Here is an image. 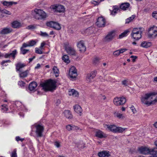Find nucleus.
Listing matches in <instances>:
<instances>
[{
  "mask_svg": "<svg viewBox=\"0 0 157 157\" xmlns=\"http://www.w3.org/2000/svg\"><path fill=\"white\" fill-rule=\"evenodd\" d=\"M32 15L34 18L38 20H44L48 15L44 11L41 9H35L32 12Z\"/></svg>",
  "mask_w": 157,
  "mask_h": 157,
  "instance_id": "nucleus-1",
  "label": "nucleus"
},
{
  "mask_svg": "<svg viewBox=\"0 0 157 157\" xmlns=\"http://www.w3.org/2000/svg\"><path fill=\"white\" fill-rule=\"evenodd\" d=\"M157 94V93L155 92H150L146 94L145 95L142 96L141 100L142 102L148 106L151 105V100L153 96Z\"/></svg>",
  "mask_w": 157,
  "mask_h": 157,
  "instance_id": "nucleus-2",
  "label": "nucleus"
},
{
  "mask_svg": "<svg viewBox=\"0 0 157 157\" xmlns=\"http://www.w3.org/2000/svg\"><path fill=\"white\" fill-rule=\"evenodd\" d=\"M56 84V82L55 81L50 79L46 82L43 83L42 86L45 91H51L55 89Z\"/></svg>",
  "mask_w": 157,
  "mask_h": 157,
  "instance_id": "nucleus-3",
  "label": "nucleus"
},
{
  "mask_svg": "<svg viewBox=\"0 0 157 157\" xmlns=\"http://www.w3.org/2000/svg\"><path fill=\"white\" fill-rule=\"evenodd\" d=\"M104 126L107 130L114 133H122L127 129L114 125L105 124Z\"/></svg>",
  "mask_w": 157,
  "mask_h": 157,
  "instance_id": "nucleus-4",
  "label": "nucleus"
},
{
  "mask_svg": "<svg viewBox=\"0 0 157 157\" xmlns=\"http://www.w3.org/2000/svg\"><path fill=\"white\" fill-rule=\"evenodd\" d=\"M141 28L133 29L131 35L134 40H138L141 38L142 32L141 31Z\"/></svg>",
  "mask_w": 157,
  "mask_h": 157,
  "instance_id": "nucleus-5",
  "label": "nucleus"
},
{
  "mask_svg": "<svg viewBox=\"0 0 157 157\" xmlns=\"http://www.w3.org/2000/svg\"><path fill=\"white\" fill-rule=\"evenodd\" d=\"M157 36V27L153 25L148 30V36L149 37L155 38Z\"/></svg>",
  "mask_w": 157,
  "mask_h": 157,
  "instance_id": "nucleus-6",
  "label": "nucleus"
},
{
  "mask_svg": "<svg viewBox=\"0 0 157 157\" xmlns=\"http://www.w3.org/2000/svg\"><path fill=\"white\" fill-rule=\"evenodd\" d=\"M126 102V100L125 98L116 97L113 100L114 104L116 106L122 105L124 104Z\"/></svg>",
  "mask_w": 157,
  "mask_h": 157,
  "instance_id": "nucleus-7",
  "label": "nucleus"
},
{
  "mask_svg": "<svg viewBox=\"0 0 157 157\" xmlns=\"http://www.w3.org/2000/svg\"><path fill=\"white\" fill-rule=\"evenodd\" d=\"M116 35L114 31H113L109 32L104 39V41L106 42H109L112 40Z\"/></svg>",
  "mask_w": 157,
  "mask_h": 157,
  "instance_id": "nucleus-8",
  "label": "nucleus"
},
{
  "mask_svg": "<svg viewBox=\"0 0 157 157\" xmlns=\"http://www.w3.org/2000/svg\"><path fill=\"white\" fill-rule=\"evenodd\" d=\"M46 25L56 30H59L61 29L60 24L57 22L53 21L48 22Z\"/></svg>",
  "mask_w": 157,
  "mask_h": 157,
  "instance_id": "nucleus-9",
  "label": "nucleus"
},
{
  "mask_svg": "<svg viewBox=\"0 0 157 157\" xmlns=\"http://www.w3.org/2000/svg\"><path fill=\"white\" fill-rule=\"evenodd\" d=\"M68 75L72 79L76 78L77 76V70L75 67L72 66L70 69Z\"/></svg>",
  "mask_w": 157,
  "mask_h": 157,
  "instance_id": "nucleus-10",
  "label": "nucleus"
},
{
  "mask_svg": "<svg viewBox=\"0 0 157 157\" xmlns=\"http://www.w3.org/2000/svg\"><path fill=\"white\" fill-rule=\"evenodd\" d=\"M36 130V133L38 137H41L42 136V133L44 130L43 126L40 124H37L35 126Z\"/></svg>",
  "mask_w": 157,
  "mask_h": 157,
  "instance_id": "nucleus-11",
  "label": "nucleus"
},
{
  "mask_svg": "<svg viewBox=\"0 0 157 157\" xmlns=\"http://www.w3.org/2000/svg\"><path fill=\"white\" fill-rule=\"evenodd\" d=\"M77 47L81 52H84L86 51V47L84 41L83 40H81L78 42Z\"/></svg>",
  "mask_w": 157,
  "mask_h": 157,
  "instance_id": "nucleus-12",
  "label": "nucleus"
},
{
  "mask_svg": "<svg viewBox=\"0 0 157 157\" xmlns=\"http://www.w3.org/2000/svg\"><path fill=\"white\" fill-rule=\"evenodd\" d=\"M151 149H150L148 147H140L138 149V150L142 154H151Z\"/></svg>",
  "mask_w": 157,
  "mask_h": 157,
  "instance_id": "nucleus-13",
  "label": "nucleus"
},
{
  "mask_svg": "<svg viewBox=\"0 0 157 157\" xmlns=\"http://www.w3.org/2000/svg\"><path fill=\"white\" fill-rule=\"evenodd\" d=\"M105 19L103 17H99L96 22L97 25L99 27L105 26Z\"/></svg>",
  "mask_w": 157,
  "mask_h": 157,
  "instance_id": "nucleus-14",
  "label": "nucleus"
},
{
  "mask_svg": "<svg viewBox=\"0 0 157 157\" xmlns=\"http://www.w3.org/2000/svg\"><path fill=\"white\" fill-rule=\"evenodd\" d=\"M52 8L57 12H63L65 11V8L64 6L61 5H59L53 6Z\"/></svg>",
  "mask_w": 157,
  "mask_h": 157,
  "instance_id": "nucleus-15",
  "label": "nucleus"
},
{
  "mask_svg": "<svg viewBox=\"0 0 157 157\" xmlns=\"http://www.w3.org/2000/svg\"><path fill=\"white\" fill-rule=\"evenodd\" d=\"M96 74V71H95L87 74L86 78V82H91L92 79L95 76Z\"/></svg>",
  "mask_w": 157,
  "mask_h": 157,
  "instance_id": "nucleus-16",
  "label": "nucleus"
},
{
  "mask_svg": "<svg viewBox=\"0 0 157 157\" xmlns=\"http://www.w3.org/2000/svg\"><path fill=\"white\" fill-rule=\"evenodd\" d=\"M66 50L67 53L70 55L76 56V52L74 48L68 47L66 48Z\"/></svg>",
  "mask_w": 157,
  "mask_h": 157,
  "instance_id": "nucleus-17",
  "label": "nucleus"
},
{
  "mask_svg": "<svg viewBox=\"0 0 157 157\" xmlns=\"http://www.w3.org/2000/svg\"><path fill=\"white\" fill-rule=\"evenodd\" d=\"M95 136L99 138H105L107 137L106 135L100 130L96 131Z\"/></svg>",
  "mask_w": 157,
  "mask_h": 157,
  "instance_id": "nucleus-18",
  "label": "nucleus"
},
{
  "mask_svg": "<svg viewBox=\"0 0 157 157\" xmlns=\"http://www.w3.org/2000/svg\"><path fill=\"white\" fill-rule=\"evenodd\" d=\"M17 54V51L15 50L9 53H6L5 54V58H10L12 57L14 59L15 58V56Z\"/></svg>",
  "mask_w": 157,
  "mask_h": 157,
  "instance_id": "nucleus-19",
  "label": "nucleus"
},
{
  "mask_svg": "<svg viewBox=\"0 0 157 157\" xmlns=\"http://www.w3.org/2000/svg\"><path fill=\"white\" fill-rule=\"evenodd\" d=\"M98 155L99 157H109L111 155L108 151H103L98 153Z\"/></svg>",
  "mask_w": 157,
  "mask_h": 157,
  "instance_id": "nucleus-20",
  "label": "nucleus"
},
{
  "mask_svg": "<svg viewBox=\"0 0 157 157\" xmlns=\"http://www.w3.org/2000/svg\"><path fill=\"white\" fill-rule=\"evenodd\" d=\"M74 111L77 113L81 115L82 112L81 107L78 105H76L73 106Z\"/></svg>",
  "mask_w": 157,
  "mask_h": 157,
  "instance_id": "nucleus-21",
  "label": "nucleus"
},
{
  "mask_svg": "<svg viewBox=\"0 0 157 157\" xmlns=\"http://www.w3.org/2000/svg\"><path fill=\"white\" fill-rule=\"evenodd\" d=\"M130 4L128 2L123 3L120 6V8L123 10H128L130 7Z\"/></svg>",
  "mask_w": 157,
  "mask_h": 157,
  "instance_id": "nucleus-22",
  "label": "nucleus"
},
{
  "mask_svg": "<svg viewBox=\"0 0 157 157\" xmlns=\"http://www.w3.org/2000/svg\"><path fill=\"white\" fill-rule=\"evenodd\" d=\"M12 26L14 28H19L22 26V24L20 22L15 21L11 23Z\"/></svg>",
  "mask_w": 157,
  "mask_h": 157,
  "instance_id": "nucleus-23",
  "label": "nucleus"
},
{
  "mask_svg": "<svg viewBox=\"0 0 157 157\" xmlns=\"http://www.w3.org/2000/svg\"><path fill=\"white\" fill-rule=\"evenodd\" d=\"M37 83L34 82H33L29 84V89L30 91H33L35 90L37 86Z\"/></svg>",
  "mask_w": 157,
  "mask_h": 157,
  "instance_id": "nucleus-24",
  "label": "nucleus"
},
{
  "mask_svg": "<svg viewBox=\"0 0 157 157\" xmlns=\"http://www.w3.org/2000/svg\"><path fill=\"white\" fill-rule=\"evenodd\" d=\"M69 95H72L74 97H78L79 95L78 92L74 89L69 90Z\"/></svg>",
  "mask_w": 157,
  "mask_h": 157,
  "instance_id": "nucleus-25",
  "label": "nucleus"
},
{
  "mask_svg": "<svg viewBox=\"0 0 157 157\" xmlns=\"http://www.w3.org/2000/svg\"><path fill=\"white\" fill-rule=\"evenodd\" d=\"M114 115L115 117L121 119H124L126 117V116L125 115L120 113L118 112H115L114 113Z\"/></svg>",
  "mask_w": 157,
  "mask_h": 157,
  "instance_id": "nucleus-26",
  "label": "nucleus"
},
{
  "mask_svg": "<svg viewBox=\"0 0 157 157\" xmlns=\"http://www.w3.org/2000/svg\"><path fill=\"white\" fill-rule=\"evenodd\" d=\"M64 116L68 119H71L72 117V115L70 111L65 110L63 112Z\"/></svg>",
  "mask_w": 157,
  "mask_h": 157,
  "instance_id": "nucleus-27",
  "label": "nucleus"
},
{
  "mask_svg": "<svg viewBox=\"0 0 157 157\" xmlns=\"http://www.w3.org/2000/svg\"><path fill=\"white\" fill-rule=\"evenodd\" d=\"M151 45V42L143 41L141 43V46L143 48H146L150 47Z\"/></svg>",
  "mask_w": 157,
  "mask_h": 157,
  "instance_id": "nucleus-28",
  "label": "nucleus"
},
{
  "mask_svg": "<svg viewBox=\"0 0 157 157\" xmlns=\"http://www.w3.org/2000/svg\"><path fill=\"white\" fill-rule=\"evenodd\" d=\"M12 30L10 28H5L1 31L0 33L2 34L8 33L11 32Z\"/></svg>",
  "mask_w": 157,
  "mask_h": 157,
  "instance_id": "nucleus-29",
  "label": "nucleus"
},
{
  "mask_svg": "<svg viewBox=\"0 0 157 157\" xmlns=\"http://www.w3.org/2000/svg\"><path fill=\"white\" fill-rule=\"evenodd\" d=\"M25 66V64L24 63H22L20 62L18 63L16 65L17 71H20L21 68L24 67Z\"/></svg>",
  "mask_w": 157,
  "mask_h": 157,
  "instance_id": "nucleus-30",
  "label": "nucleus"
},
{
  "mask_svg": "<svg viewBox=\"0 0 157 157\" xmlns=\"http://www.w3.org/2000/svg\"><path fill=\"white\" fill-rule=\"evenodd\" d=\"M29 73V71L27 70L25 71L20 73L19 74L20 77L21 78H25L26 77L28 73Z\"/></svg>",
  "mask_w": 157,
  "mask_h": 157,
  "instance_id": "nucleus-31",
  "label": "nucleus"
},
{
  "mask_svg": "<svg viewBox=\"0 0 157 157\" xmlns=\"http://www.w3.org/2000/svg\"><path fill=\"white\" fill-rule=\"evenodd\" d=\"M93 28L92 27H89L86 29L85 31L86 33L89 35L92 33L94 32Z\"/></svg>",
  "mask_w": 157,
  "mask_h": 157,
  "instance_id": "nucleus-32",
  "label": "nucleus"
},
{
  "mask_svg": "<svg viewBox=\"0 0 157 157\" xmlns=\"http://www.w3.org/2000/svg\"><path fill=\"white\" fill-rule=\"evenodd\" d=\"M52 70L54 72V73L55 74L56 77H57L59 76V71L57 67L56 66H54L52 68Z\"/></svg>",
  "mask_w": 157,
  "mask_h": 157,
  "instance_id": "nucleus-33",
  "label": "nucleus"
},
{
  "mask_svg": "<svg viewBox=\"0 0 157 157\" xmlns=\"http://www.w3.org/2000/svg\"><path fill=\"white\" fill-rule=\"evenodd\" d=\"M129 32V31L128 30H126L119 35V38L121 39L125 36H126L127 35L128 33Z\"/></svg>",
  "mask_w": 157,
  "mask_h": 157,
  "instance_id": "nucleus-34",
  "label": "nucleus"
},
{
  "mask_svg": "<svg viewBox=\"0 0 157 157\" xmlns=\"http://www.w3.org/2000/svg\"><path fill=\"white\" fill-rule=\"evenodd\" d=\"M136 17V15H133L131 17H129L126 20L125 23H129L130 22L132 21Z\"/></svg>",
  "mask_w": 157,
  "mask_h": 157,
  "instance_id": "nucleus-35",
  "label": "nucleus"
},
{
  "mask_svg": "<svg viewBox=\"0 0 157 157\" xmlns=\"http://www.w3.org/2000/svg\"><path fill=\"white\" fill-rule=\"evenodd\" d=\"M151 155L157 157V148L151 149Z\"/></svg>",
  "mask_w": 157,
  "mask_h": 157,
  "instance_id": "nucleus-36",
  "label": "nucleus"
},
{
  "mask_svg": "<svg viewBox=\"0 0 157 157\" xmlns=\"http://www.w3.org/2000/svg\"><path fill=\"white\" fill-rule=\"evenodd\" d=\"M62 59L65 62L67 63H69L70 62L68 56L67 55H64L62 57Z\"/></svg>",
  "mask_w": 157,
  "mask_h": 157,
  "instance_id": "nucleus-37",
  "label": "nucleus"
},
{
  "mask_svg": "<svg viewBox=\"0 0 157 157\" xmlns=\"http://www.w3.org/2000/svg\"><path fill=\"white\" fill-rule=\"evenodd\" d=\"M100 59L99 57H95L94 58L93 61V63L95 65L98 64L99 63V60Z\"/></svg>",
  "mask_w": 157,
  "mask_h": 157,
  "instance_id": "nucleus-38",
  "label": "nucleus"
},
{
  "mask_svg": "<svg viewBox=\"0 0 157 157\" xmlns=\"http://www.w3.org/2000/svg\"><path fill=\"white\" fill-rule=\"evenodd\" d=\"M118 10V8L115 7L111 12V14L113 15H115L117 13V12Z\"/></svg>",
  "mask_w": 157,
  "mask_h": 157,
  "instance_id": "nucleus-39",
  "label": "nucleus"
},
{
  "mask_svg": "<svg viewBox=\"0 0 157 157\" xmlns=\"http://www.w3.org/2000/svg\"><path fill=\"white\" fill-rule=\"evenodd\" d=\"M29 47L32 46L36 44V42L33 40H31L28 42Z\"/></svg>",
  "mask_w": 157,
  "mask_h": 157,
  "instance_id": "nucleus-40",
  "label": "nucleus"
},
{
  "mask_svg": "<svg viewBox=\"0 0 157 157\" xmlns=\"http://www.w3.org/2000/svg\"><path fill=\"white\" fill-rule=\"evenodd\" d=\"M35 52L36 53L40 54H41L43 53L42 51L37 48H35Z\"/></svg>",
  "mask_w": 157,
  "mask_h": 157,
  "instance_id": "nucleus-41",
  "label": "nucleus"
},
{
  "mask_svg": "<svg viewBox=\"0 0 157 157\" xmlns=\"http://www.w3.org/2000/svg\"><path fill=\"white\" fill-rule=\"evenodd\" d=\"M20 50L21 53L23 55L25 54L29 51V49H24V48H21Z\"/></svg>",
  "mask_w": 157,
  "mask_h": 157,
  "instance_id": "nucleus-42",
  "label": "nucleus"
},
{
  "mask_svg": "<svg viewBox=\"0 0 157 157\" xmlns=\"http://www.w3.org/2000/svg\"><path fill=\"white\" fill-rule=\"evenodd\" d=\"M3 4L4 5L6 6H11L13 4L12 2H7L4 1L3 2Z\"/></svg>",
  "mask_w": 157,
  "mask_h": 157,
  "instance_id": "nucleus-43",
  "label": "nucleus"
},
{
  "mask_svg": "<svg viewBox=\"0 0 157 157\" xmlns=\"http://www.w3.org/2000/svg\"><path fill=\"white\" fill-rule=\"evenodd\" d=\"M2 14H6L9 15H11V13L9 11L6 10H2Z\"/></svg>",
  "mask_w": 157,
  "mask_h": 157,
  "instance_id": "nucleus-44",
  "label": "nucleus"
},
{
  "mask_svg": "<svg viewBox=\"0 0 157 157\" xmlns=\"http://www.w3.org/2000/svg\"><path fill=\"white\" fill-rule=\"evenodd\" d=\"M91 4L94 5V6L98 5L100 3L98 1H96L94 0L91 1Z\"/></svg>",
  "mask_w": 157,
  "mask_h": 157,
  "instance_id": "nucleus-45",
  "label": "nucleus"
},
{
  "mask_svg": "<svg viewBox=\"0 0 157 157\" xmlns=\"http://www.w3.org/2000/svg\"><path fill=\"white\" fill-rule=\"evenodd\" d=\"M120 54V53L119 50H118L115 52H114L113 53V55L115 56H118Z\"/></svg>",
  "mask_w": 157,
  "mask_h": 157,
  "instance_id": "nucleus-46",
  "label": "nucleus"
},
{
  "mask_svg": "<svg viewBox=\"0 0 157 157\" xmlns=\"http://www.w3.org/2000/svg\"><path fill=\"white\" fill-rule=\"evenodd\" d=\"M40 35L43 37H48V35L46 32H43L41 31L40 32Z\"/></svg>",
  "mask_w": 157,
  "mask_h": 157,
  "instance_id": "nucleus-47",
  "label": "nucleus"
},
{
  "mask_svg": "<svg viewBox=\"0 0 157 157\" xmlns=\"http://www.w3.org/2000/svg\"><path fill=\"white\" fill-rule=\"evenodd\" d=\"M11 157H17L16 150H15L12 153Z\"/></svg>",
  "mask_w": 157,
  "mask_h": 157,
  "instance_id": "nucleus-48",
  "label": "nucleus"
},
{
  "mask_svg": "<svg viewBox=\"0 0 157 157\" xmlns=\"http://www.w3.org/2000/svg\"><path fill=\"white\" fill-rule=\"evenodd\" d=\"M77 147L79 148H82L84 147V144H83V143H81L77 144Z\"/></svg>",
  "mask_w": 157,
  "mask_h": 157,
  "instance_id": "nucleus-49",
  "label": "nucleus"
},
{
  "mask_svg": "<svg viewBox=\"0 0 157 157\" xmlns=\"http://www.w3.org/2000/svg\"><path fill=\"white\" fill-rule=\"evenodd\" d=\"M157 102V96L156 97L154 100H151V105L152 104H155Z\"/></svg>",
  "mask_w": 157,
  "mask_h": 157,
  "instance_id": "nucleus-50",
  "label": "nucleus"
},
{
  "mask_svg": "<svg viewBox=\"0 0 157 157\" xmlns=\"http://www.w3.org/2000/svg\"><path fill=\"white\" fill-rule=\"evenodd\" d=\"M35 26L33 25H30L28 26L27 27L26 29H35Z\"/></svg>",
  "mask_w": 157,
  "mask_h": 157,
  "instance_id": "nucleus-51",
  "label": "nucleus"
},
{
  "mask_svg": "<svg viewBox=\"0 0 157 157\" xmlns=\"http://www.w3.org/2000/svg\"><path fill=\"white\" fill-rule=\"evenodd\" d=\"M130 108L132 112H133V113L135 114L136 113V110L135 108H134L133 106H131L130 107Z\"/></svg>",
  "mask_w": 157,
  "mask_h": 157,
  "instance_id": "nucleus-52",
  "label": "nucleus"
},
{
  "mask_svg": "<svg viewBox=\"0 0 157 157\" xmlns=\"http://www.w3.org/2000/svg\"><path fill=\"white\" fill-rule=\"evenodd\" d=\"M11 62V61L10 60H3L1 62V64L2 65H3L5 63Z\"/></svg>",
  "mask_w": 157,
  "mask_h": 157,
  "instance_id": "nucleus-53",
  "label": "nucleus"
},
{
  "mask_svg": "<svg viewBox=\"0 0 157 157\" xmlns=\"http://www.w3.org/2000/svg\"><path fill=\"white\" fill-rule=\"evenodd\" d=\"M152 16L153 17L157 19V11H155L153 13Z\"/></svg>",
  "mask_w": 157,
  "mask_h": 157,
  "instance_id": "nucleus-54",
  "label": "nucleus"
},
{
  "mask_svg": "<svg viewBox=\"0 0 157 157\" xmlns=\"http://www.w3.org/2000/svg\"><path fill=\"white\" fill-rule=\"evenodd\" d=\"M72 125H68L66 126L67 129L68 131L72 130Z\"/></svg>",
  "mask_w": 157,
  "mask_h": 157,
  "instance_id": "nucleus-55",
  "label": "nucleus"
},
{
  "mask_svg": "<svg viewBox=\"0 0 157 157\" xmlns=\"http://www.w3.org/2000/svg\"><path fill=\"white\" fill-rule=\"evenodd\" d=\"M24 139L23 138H20V137L19 136H17L16 137V140L17 141H21L22 142Z\"/></svg>",
  "mask_w": 157,
  "mask_h": 157,
  "instance_id": "nucleus-56",
  "label": "nucleus"
},
{
  "mask_svg": "<svg viewBox=\"0 0 157 157\" xmlns=\"http://www.w3.org/2000/svg\"><path fill=\"white\" fill-rule=\"evenodd\" d=\"M25 84V83L24 82L22 81H19L18 82V85H19L21 86H24Z\"/></svg>",
  "mask_w": 157,
  "mask_h": 157,
  "instance_id": "nucleus-57",
  "label": "nucleus"
},
{
  "mask_svg": "<svg viewBox=\"0 0 157 157\" xmlns=\"http://www.w3.org/2000/svg\"><path fill=\"white\" fill-rule=\"evenodd\" d=\"M54 144L57 147H60V143L58 141H55L54 143Z\"/></svg>",
  "mask_w": 157,
  "mask_h": 157,
  "instance_id": "nucleus-58",
  "label": "nucleus"
},
{
  "mask_svg": "<svg viewBox=\"0 0 157 157\" xmlns=\"http://www.w3.org/2000/svg\"><path fill=\"white\" fill-rule=\"evenodd\" d=\"M28 47H29L28 43H24L22 44V46L21 48H24Z\"/></svg>",
  "mask_w": 157,
  "mask_h": 157,
  "instance_id": "nucleus-59",
  "label": "nucleus"
},
{
  "mask_svg": "<svg viewBox=\"0 0 157 157\" xmlns=\"http://www.w3.org/2000/svg\"><path fill=\"white\" fill-rule=\"evenodd\" d=\"M2 106L3 107V108H2V109L4 110V111H7L8 110V109L6 107L7 105H2Z\"/></svg>",
  "mask_w": 157,
  "mask_h": 157,
  "instance_id": "nucleus-60",
  "label": "nucleus"
},
{
  "mask_svg": "<svg viewBox=\"0 0 157 157\" xmlns=\"http://www.w3.org/2000/svg\"><path fill=\"white\" fill-rule=\"evenodd\" d=\"M72 130H77L79 129V128L77 126H75L74 125H72Z\"/></svg>",
  "mask_w": 157,
  "mask_h": 157,
  "instance_id": "nucleus-61",
  "label": "nucleus"
},
{
  "mask_svg": "<svg viewBox=\"0 0 157 157\" xmlns=\"http://www.w3.org/2000/svg\"><path fill=\"white\" fill-rule=\"evenodd\" d=\"M127 50V49H126V48H123L119 50L120 54L123 53V52H124Z\"/></svg>",
  "mask_w": 157,
  "mask_h": 157,
  "instance_id": "nucleus-62",
  "label": "nucleus"
},
{
  "mask_svg": "<svg viewBox=\"0 0 157 157\" xmlns=\"http://www.w3.org/2000/svg\"><path fill=\"white\" fill-rule=\"evenodd\" d=\"M131 58L132 59L133 61L134 62L136 59L137 58V57L135 56H132Z\"/></svg>",
  "mask_w": 157,
  "mask_h": 157,
  "instance_id": "nucleus-63",
  "label": "nucleus"
},
{
  "mask_svg": "<svg viewBox=\"0 0 157 157\" xmlns=\"http://www.w3.org/2000/svg\"><path fill=\"white\" fill-rule=\"evenodd\" d=\"M128 81L126 80H124L122 81V84L125 85V86H127V83Z\"/></svg>",
  "mask_w": 157,
  "mask_h": 157,
  "instance_id": "nucleus-64",
  "label": "nucleus"
}]
</instances>
